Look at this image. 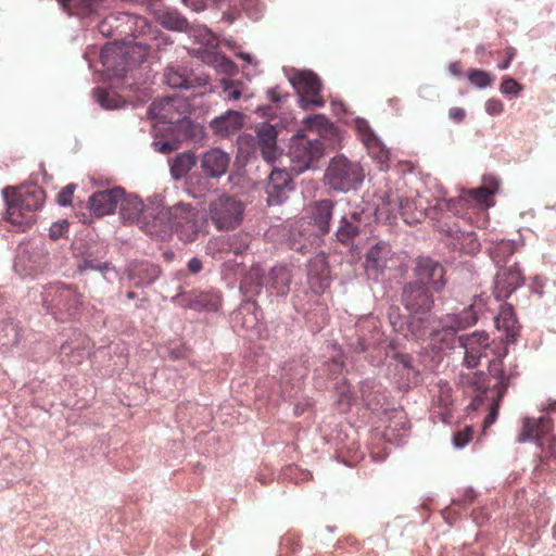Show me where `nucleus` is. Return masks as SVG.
Segmentation results:
<instances>
[{
    "label": "nucleus",
    "instance_id": "obj_1",
    "mask_svg": "<svg viewBox=\"0 0 556 556\" xmlns=\"http://www.w3.org/2000/svg\"><path fill=\"white\" fill-rule=\"evenodd\" d=\"M516 376V367H510L507 370L503 357L490 361L489 375L483 371H468L459 375L458 383L466 391L476 395L471 403L473 409H477L482 404V395H485L486 400L490 399L492 401L490 412L483 420L484 430L495 422L500 403L508 389L510 380Z\"/></svg>",
    "mask_w": 556,
    "mask_h": 556
},
{
    "label": "nucleus",
    "instance_id": "obj_2",
    "mask_svg": "<svg viewBox=\"0 0 556 556\" xmlns=\"http://www.w3.org/2000/svg\"><path fill=\"white\" fill-rule=\"evenodd\" d=\"M498 187V179L486 175L482 186L464 190L458 198L450 200L448 208L477 228H485L489 224L488 210L495 204L494 194Z\"/></svg>",
    "mask_w": 556,
    "mask_h": 556
},
{
    "label": "nucleus",
    "instance_id": "obj_3",
    "mask_svg": "<svg viewBox=\"0 0 556 556\" xmlns=\"http://www.w3.org/2000/svg\"><path fill=\"white\" fill-rule=\"evenodd\" d=\"M205 220L197 207L189 203H177L174 206L162 208L154 216L153 226L149 229L151 235H161L174 230L179 238L192 242L202 230Z\"/></svg>",
    "mask_w": 556,
    "mask_h": 556
},
{
    "label": "nucleus",
    "instance_id": "obj_4",
    "mask_svg": "<svg viewBox=\"0 0 556 556\" xmlns=\"http://www.w3.org/2000/svg\"><path fill=\"white\" fill-rule=\"evenodd\" d=\"M3 197L9 222L18 226H29L35 223L36 212L41 208L46 194L37 185H25L4 188Z\"/></svg>",
    "mask_w": 556,
    "mask_h": 556
},
{
    "label": "nucleus",
    "instance_id": "obj_5",
    "mask_svg": "<svg viewBox=\"0 0 556 556\" xmlns=\"http://www.w3.org/2000/svg\"><path fill=\"white\" fill-rule=\"evenodd\" d=\"M42 306L55 320L65 323L74 319L84 304V295L75 285L53 282L41 293Z\"/></svg>",
    "mask_w": 556,
    "mask_h": 556
},
{
    "label": "nucleus",
    "instance_id": "obj_6",
    "mask_svg": "<svg viewBox=\"0 0 556 556\" xmlns=\"http://www.w3.org/2000/svg\"><path fill=\"white\" fill-rule=\"evenodd\" d=\"M364 177L362 166L342 155L330 161L325 174L327 185L333 190L343 192L357 189Z\"/></svg>",
    "mask_w": 556,
    "mask_h": 556
},
{
    "label": "nucleus",
    "instance_id": "obj_7",
    "mask_svg": "<svg viewBox=\"0 0 556 556\" xmlns=\"http://www.w3.org/2000/svg\"><path fill=\"white\" fill-rule=\"evenodd\" d=\"M324 143L319 138H309L298 134L291 139L289 157L291 172L295 175L313 168L314 164L324 155Z\"/></svg>",
    "mask_w": 556,
    "mask_h": 556
},
{
    "label": "nucleus",
    "instance_id": "obj_8",
    "mask_svg": "<svg viewBox=\"0 0 556 556\" xmlns=\"http://www.w3.org/2000/svg\"><path fill=\"white\" fill-rule=\"evenodd\" d=\"M244 205L235 195L220 194L208 204V217L218 230H229L240 225Z\"/></svg>",
    "mask_w": 556,
    "mask_h": 556
},
{
    "label": "nucleus",
    "instance_id": "obj_9",
    "mask_svg": "<svg viewBox=\"0 0 556 556\" xmlns=\"http://www.w3.org/2000/svg\"><path fill=\"white\" fill-rule=\"evenodd\" d=\"M292 84L300 94L301 108L313 110L325 105V100L320 94L321 81L315 73L311 71L298 72L292 79Z\"/></svg>",
    "mask_w": 556,
    "mask_h": 556
},
{
    "label": "nucleus",
    "instance_id": "obj_10",
    "mask_svg": "<svg viewBox=\"0 0 556 556\" xmlns=\"http://www.w3.org/2000/svg\"><path fill=\"white\" fill-rule=\"evenodd\" d=\"M414 271L417 278L415 282L427 287L433 292H440L446 283L444 267L430 257H418Z\"/></svg>",
    "mask_w": 556,
    "mask_h": 556
},
{
    "label": "nucleus",
    "instance_id": "obj_11",
    "mask_svg": "<svg viewBox=\"0 0 556 556\" xmlns=\"http://www.w3.org/2000/svg\"><path fill=\"white\" fill-rule=\"evenodd\" d=\"M459 345L464 349V366L468 369L478 366L480 358L486 356L491 346V339L484 331H475L458 338Z\"/></svg>",
    "mask_w": 556,
    "mask_h": 556
},
{
    "label": "nucleus",
    "instance_id": "obj_12",
    "mask_svg": "<svg viewBox=\"0 0 556 556\" xmlns=\"http://www.w3.org/2000/svg\"><path fill=\"white\" fill-rule=\"evenodd\" d=\"M402 303L413 314H426L432 308L434 300L430 289L413 281L403 288Z\"/></svg>",
    "mask_w": 556,
    "mask_h": 556
},
{
    "label": "nucleus",
    "instance_id": "obj_13",
    "mask_svg": "<svg viewBox=\"0 0 556 556\" xmlns=\"http://www.w3.org/2000/svg\"><path fill=\"white\" fill-rule=\"evenodd\" d=\"M525 282V277L517 263L501 266L495 276L494 295L497 300H506Z\"/></svg>",
    "mask_w": 556,
    "mask_h": 556
},
{
    "label": "nucleus",
    "instance_id": "obj_14",
    "mask_svg": "<svg viewBox=\"0 0 556 556\" xmlns=\"http://www.w3.org/2000/svg\"><path fill=\"white\" fill-rule=\"evenodd\" d=\"M149 112L161 122L174 125L186 118L187 104L182 99L167 97L154 101Z\"/></svg>",
    "mask_w": 556,
    "mask_h": 556
},
{
    "label": "nucleus",
    "instance_id": "obj_15",
    "mask_svg": "<svg viewBox=\"0 0 556 556\" xmlns=\"http://www.w3.org/2000/svg\"><path fill=\"white\" fill-rule=\"evenodd\" d=\"M366 226L367 218H365L364 212L353 211L342 216L336 237L340 243L351 245L355 238L365 230Z\"/></svg>",
    "mask_w": 556,
    "mask_h": 556
},
{
    "label": "nucleus",
    "instance_id": "obj_16",
    "mask_svg": "<svg viewBox=\"0 0 556 556\" xmlns=\"http://www.w3.org/2000/svg\"><path fill=\"white\" fill-rule=\"evenodd\" d=\"M164 80L172 88L190 89L206 84V78L197 76L185 65H169L164 72Z\"/></svg>",
    "mask_w": 556,
    "mask_h": 556
},
{
    "label": "nucleus",
    "instance_id": "obj_17",
    "mask_svg": "<svg viewBox=\"0 0 556 556\" xmlns=\"http://www.w3.org/2000/svg\"><path fill=\"white\" fill-rule=\"evenodd\" d=\"M230 164V155L219 148H213L204 152L200 160L203 174L210 178L224 176Z\"/></svg>",
    "mask_w": 556,
    "mask_h": 556
},
{
    "label": "nucleus",
    "instance_id": "obj_18",
    "mask_svg": "<svg viewBox=\"0 0 556 556\" xmlns=\"http://www.w3.org/2000/svg\"><path fill=\"white\" fill-rule=\"evenodd\" d=\"M404 188H388L379 195L376 214L378 218L392 223L401 212V203L403 201Z\"/></svg>",
    "mask_w": 556,
    "mask_h": 556
},
{
    "label": "nucleus",
    "instance_id": "obj_19",
    "mask_svg": "<svg viewBox=\"0 0 556 556\" xmlns=\"http://www.w3.org/2000/svg\"><path fill=\"white\" fill-rule=\"evenodd\" d=\"M123 197L122 188L96 192L89 198V208L98 217L112 214Z\"/></svg>",
    "mask_w": 556,
    "mask_h": 556
},
{
    "label": "nucleus",
    "instance_id": "obj_20",
    "mask_svg": "<svg viewBox=\"0 0 556 556\" xmlns=\"http://www.w3.org/2000/svg\"><path fill=\"white\" fill-rule=\"evenodd\" d=\"M277 136L276 128L268 123H262L256 127L257 148L267 163L275 162L281 155L277 146Z\"/></svg>",
    "mask_w": 556,
    "mask_h": 556
},
{
    "label": "nucleus",
    "instance_id": "obj_21",
    "mask_svg": "<svg viewBox=\"0 0 556 556\" xmlns=\"http://www.w3.org/2000/svg\"><path fill=\"white\" fill-rule=\"evenodd\" d=\"M126 273L135 287H142L154 282L161 275V268L148 261H134L127 266Z\"/></svg>",
    "mask_w": 556,
    "mask_h": 556
},
{
    "label": "nucleus",
    "instance_id": "obj_22",
    "mask_svg": "<svg viewBox=\"0 0 556 556\" xmlns=\"http://www.w3.org/2000/svg\"><path fill=\"white\" fill-rule=\"evenodd\" d=\"M553 430L552 419L548 417H540L538 419L526 417L522 420V428L517 438L519 443L526 442L530 439L544 441V437Z\"/></svg>",
    "mask_w": 556,
    "mask_h": 556
},
{
    "label": "nucleus",
    "instance_id": "obj_23",
    "mask_svg": "<svg viewBox=\"0 0 556 556\" xmlns=\"http://www.w3.org/2000/svg\"><path fill=\"white\" fill-rule=\"evenodd\" d=\"M242 114L238 111L229 110L225 114L214 118L210 126L213 131L219 136H229L242 126Z\"/></svg>",
    "mask_w": 556,
    "mask_h": 556
},
{
    "label": "nucleus",
    "instance_id": "obj_24",
    "mask_svg": "<svg viewBox=\"0 0 556 556\" xmlns=\"http://www.w3.org/2000/svg\"><path fill=\"white\" fill-rule=\"evenodd\" d=\"M362 140L368 149L369 154L379 164V169L389 168L390 151L381 143L375 134L367 129L362 135Z\"/></svg>",
    "mask_w": 556,
    "mask_h": 556
},
{
    "label": "nucleus",
    "instance_id": "obj_25",
    "mask_svg": "<svg viewBox=\"0 0 556 556\" xmlns=\"http://www.w3.org/2000/svg\"><path fill=\"white\" fill-rule=\"evenodd\" d=\"M477 323L476 312L472 306L463 309L459 314H447L441 319L443 330H451L453 332L466 329Z\"/></svg>",
    "mask_w": 556,
    "mask_h": 556
},
{
    "label": "nucleus",
    "instance_id": "obj_26",
    "mask_svg": "<svg viewBox=\"0 0 556 556\" xmlns=\"http://www.w3.org/2000/svg\"><path fill=\"white\" fill-rule=\"evenodd\" d=\"M391 253L390 244L384 241H380L371 247L366 254V270L368 273H378L386 267Z\"/></svg>",
    "mask_w": 556,
    "mask_h": 556
},
{
    "label": "nucleus",
    "instance_id": "obj_27",
    "mask_svg": "<svg viewBox=\"0 0 556 556\" xmlns=\"http://www.w3.org/2000/svg\"><path fill=\"white\" fill-rule=\"evenodd\" d=\"M332 208L333 202L328 199L315 202L311 207V218L321 235L329 231Z\"/></svg>",
    "mask_w": 556,
    "mask_h": 556
},
{
    "label": "nucleus",
    "instance_id": "obj_28",
    "mask_svg": "<svg viewBox=\"0 0 556 556\" xmlns=\"http://www.w3.org/2000/svg\"><path fill=\"white\" fill-rule=\"evenodd\" d=\"M62 9L71 15L89 16L97 13L103 0H56Z\"/></svg>",
    "mask_w": 556,
    "mask_h": 556
},
{
    "label": "nucleus",
    "instance_id": "obj_29",
    "mask_svg": "<svg viewBox=\"0 0 556 556\" xmlns=\"http://www.w3.org/2000/svg\"><path fill=\"white\" fill-rule=\"evenodd\" d=\"M401 204V212L399 216H401L405 223H420L426 217V208L418 205L416 198L409 194L408 190L405 188Z\"/></svg>",
    "mask_w": 556,
    "mask_h": 556
},
{
    "label": "nucleus",
    "instance_id": "obj_30",
    "mask_svg": "<svg viewBox=\"0 0 556 556\" xmlns=\"http://www.w3.org/2000/svg\"><path fill=\"white\" fill-rule=\"evenodd\" d=\"M291 283V273L286 266H276L271 268L268 276V289L276 295L288 293Z\"/></svg>",
    "mask_w": 556,
    "mask_h": 556
},
{
    "label": "nucleus",
    "instance_id": "obj_31",
    "mask_svg": "<svg viewBox=\"0 0 556 556\" xmlns=\"http://www.w3.org/2000/svg\"><path fill=\"white\" fill-rule=\"evenodd\" d=\"M517 318L513 306L502 305L498 315L495 318V325L498 330H503L506 333V340L509 342L515 341L517 336L518 325Z\"/></svg>",
    "mask_w": 556,
    "mask_h": 556
},
{
    "label": "nucleus",
    "instance_id": "obj_32",
    "mask_svg": "<svg viewBox=\"0 0 556 556\" xmlns=\"http://www.w3.org/2000/svg\"><path fill=\"white\" fill-rule=\"evenodd\" d=\"M446 233L456 240L457 245L462 251L467 254H475L480 250V242L473 231H463L457 228H447Z\"/></svg>",
    "mask_w": 556,
    "mask_h": 556
},
{
    "label": "nucleus",
    "instance_id": "obj_33",
    "mask_svg": "<svg viewBox=\"0 0 556 556\" xmlns=\"http://www.w3.org/2000/svg\"><path fill=\"white\" fill-rule=\"evenodd\" d=\"M22 338L18 325L12 320L0 323V349L3 352L16 346Z\"/></svg>",
    "mask_w": 556,
    "mask_h": 556
},
{
    "label": "nucleus",
    "instance_id": "obj_34",
    "mask_svg": "<svg viewBox=\"0 0 556 556\" xmlns=\"http://www.w3.org/2000/svg\"><path fill=\"white\" fill-rule=\"evenodd\" d=\"M157 21L164 28L175 31H186L189 26L187 18L176 10L161 12L157 15Z\"/></svg>",
    "mask_w": 556,
    "mask_h": 556
},
{
    "label": "nucleus",
    "instance_id": "obj_35",
    "mask_svg": "<svg viewBox=\"0 0 556 556\" xmlns=\"http://www.w3.org/2000/svg\"><path fill=\"white\" fill-rule=\"evenodd\" d=\"M223 91L224 99L227 101H238L241 98H250L248 94V88L241 80H232L229 78H223L219 81Z\"/></svg>",
    "mask_w": 556,
    "mask_h": 556
},
{
    "label": "nucleus",
    "instance_id": "obj_36",
    "mask_svg": "<svg viewBox=\"0 0 556 556\" xmlns=\"http://www.w3.org/2000/svg\"><path fill=\"white\" fill-rule=\"evenodd\" d=\"M517 251V245L511 240H500L490 249V255L493 262L501 266L506 264L508 258Z\"/></svg>",
    "mask_w": 556,
    "mask_h": 556
},
{
    "label": "nucleus",
    "instance_id": "obj_37",
    "mask_svg": "<svg viewBox=\"0 0 556 556\" xmlns=\"http://www.w3.org/2000/svg\"><path fill=\"white\" fill-rule=\"evenodd\" d=\"M85 339H71L60 348V356L67 358L68 363L79 364L85 353Z\"/></svg>",
    "mask_w": 556,
    "mask_h": 556
},
{
    "label": "nucleus",
    "instance_id": "obj_38",
    "mask_svg": "<svg viewBox=\"0 0 556 556\" xmlns=\"http://www.w3.org/2000/svg\"><path fill=\"white\" fill-rule=\"evenodd\" d=\"M195 165L193 153L185 152L175 157L170 165V173L174 178L180 179Z\"/></svg>",
    "mask_w": 556,
    "mask_h": 556
},
{
    "label": "nucleus",
    "instance_id": "obj_39",
    "mask_svg": "<svg viewBox=\"0 0 556 556\" xmlns=\"http://www.w3.org/2000/svg\"><path fill=\"white\" fill-rule=\"evenodd\" d=\"M262 287V273L260 268H252L240 283V290L247 296L257 295L261 292Z\"/></svg>",
    "mask_w": 556,
    "mask_h": 556
},
{
    "label": "nucleus",
    "instance_id": "obj_40",
    "mask_svg": "<svg viewBox=\"0 0 556 556\" xmlns=\"http://www.w3.org/2000/svg\"><path fill=\"white\" fill-rule=\"evenodd\" d=\"M129 17V15L124 13L110 14L99 23V31L105 37L113 36L114 31L121 27L122 22Z\"/></svg>",
    "mask_w": 556,
    "mask_h": 556
},
{
    "label": "nucleus",
    "instance_id": "obj_41",
    "mask_svg": "<svg viewBox=\"0 0 556 556\" xmlns=\"http://www.w3.org/2000/svg\"><path fill=\"white\" fill-rule=\"evenodd\" d=\"M292 187L268 185L266 186L267 203L269 205H279L287 200Z\"/></svg>",
    "mask_w": 556,
    "mask_h": 556
},
{
    "label": "nucleus",
    "instance_id": "obj_42",
    "mask_svg": "<svg viewBox=\"0 0 556 556\" xmlns=\"http://www.w3.org/2000/svg\"><path fill=\"white\" fill-rule=\"evenodd\" d=\"M207 62L219 73L232 75L237 71L236 64L224 55L211 54Z\"/></svg>",
    "mask_w": 556,
    "mask_h": 556
},
{
    "label": "nucleus",
    "instance_id": "obj_43",
    "mask_svg": "<svg viewBox=\"0 0 556 556\" xmlns=\"http://www.w3.org/2000/svg\"><path fill=\"white\" fill-rule=\"evenodd\" d=\"M469 81L478 88H486L494 81V76L482 70H469Z\"/></svg>",
    "mask_w": 556,
    "mask_h": 556
},
{
    "label": "nucleus",
    "instance_id": "obj_44",
    "mask_svg": "<svg viewBox=\"0 0 556 556\" xmlns=\"http://www.w3.org/2000/svg\"><path fill=\"white\" fill-rule=\"evenodd\" d=\"M142 202L137 198L124 200L121 203V212L123 216H127L129 219H138L142 212Z\"/></svg>",
    "mask_w": 556,
    "mask_h": 556
},
{
    "label": "nucleus",
    "instance_id": "obj_45",
    "mask_svg": "<svg viewBox=\"0 0 556 556\" xmlns=\"http://www.w3.org/2000/svg\"><path fill=\"white\" fill-rule=\"evenodd\" d=\"M304 124L309 130L316 129L319 135L333 128L332 124L324 115L308 116L304 119Z\"/></svg>",
    "mask_w": 556,
    "mask_h": 556
},
{
    "label": "nucleus",
    "instance_id": "obj_46",
    "mask_svg": "<svg viewBox=\"0 0 556 556\" xmlns=\"http://www.w3.org/2000/svg\"><path fill=\"white\" fill-rule=\"evenodd\" d=\"M541 462L547 464L552 459H556V435L548 437L540 442Z\"/></svg>",
    "mask_w": 556,
    "mask_h": 556
},
{
    "label": "nucleus",
    "instance_id": "obj_47",
    "mask_svg": "<svg viewBox=\"0 0 556 556\" xmlns=\"http://www.w3.org/2000/svg\"><path fill=\"white\" fill-rule=\"evenodd\" d=\"M428 320L420 317H412L408 321V331L416 339H421L429 333Z\"/></svg>",
    "mask_w": 556,
    "mask_h": 556
},
{
    "label": "nucleus",
    "instance_id": "obj_48",
    "mask_svg": "<svg viewBox=\"0 0 556 556\" xmlns=\"http://www.w3.org/2000/svg\"><path fill=\"white\" fill-rule=\"evenodd\" d=\"M395 359L397 362L399 371H406L407 380L415 381L417 379L418 371L412 366V357L408 354H397Z\"/></svg>",
    "mask_w": 556,
    "mask_h": 556
},
{
    "label": "nucleus",
    "instance_id": "obj_49",
    "mask_svg": "<svg viewBox=\"0 0 556 556\" xmlns=\"http://www.w3.org/2000/svg\"><path fill=\"white\" fill-rule=\"evenodd\" d=\"M241 5L249 18L257 21L262 17L264 5L261 0H241Z\"/></svg>",
    "mask_w": 556,
    "mask_h": 556
},
{
    "label": "nucleus",
    "instance_id": "obj_50",
    "mask_svg": "<svg viewBox=\"0 0 556 556\" xmlns=\"http://www.w3.org/2000/svg\"><path fill=\"white\" fill-rule=\"evenodd\" d=\"M93 98L104 109L117 108V99L110 96L109 91L104 88L97 87L93 89Z\"/></svg>",
    "mask_w": 556,
    "mask_h": 556
},
{
    "label": "nucleus",
    "instance_id": "obj_51",
    "mask_svg": "<svg viewBox=\"0 0 556 556\" xmlns=\"http://www.w3.org/2000/svg\"><path fill=\"white\" fill-rule=\"evenodd\" d=\"M291 175L285 169L274 168L268 178V185L291 187Z\"/></svg>",
    "mask_w": 556,
    "mask_h": 556
},
{
    "label": "nucleus",
    "instance_id": "obj_52",
    "mask_svg": "<svg viewBox=\"0 0 556 556\" xmlns=\"http://www.w3.org/2000/svg\"><path fill=\"white\" fill-rule=\"evenodd\" d=\"M129 49L127 50H123L121 48H109V47H105L102 52H101V61L103 63L104 66H106L108 68H111V58L112 59H122L124 58L126 54H129Z\"/></svg>",
    "mask_w": 556,
    "mask_h": 556
},
{
    "label": "nucleus",
    "instance_id": "obj_53",
    "mask_svg": "<svg viewBox=\"0 0 556 556\" xmlns=\"http://www.w3.org/2000/svg\"><path fill=\"white\" fill-rule=\"evenodd\" d=\"M473 438V429L470 426H466L464 429L457 431L453 435V444L457 448L466 446Z\"/></svg>",
    "mask_w": 556,
    "mask_h": 556
},
{
    "label": "nucleus",
    "instance_id": "obj_54",
    "mask_svg": "<svg viewBox=\"0 0 556 556\" xmlns=\"http://www.w3.org/2000/svg\"><path fill=\"white\" fill-rule=\"evenodd\" d=\"M500 90L503 94L518 96L523 90V86L516 79L505 76L500 86Z\"/></svg>",
    "mask_w": 556,
    "mask_h": 556
},
{
    "label": "nucleus",
    "instance_id": "obj_55",
    "mask_svg": "<svg viewBox=\"0 0 556 556\" xmlns=\"http://www.w3.org/2000/svg\"><path fill=\"white\" fill-rule=\"evenodd\" d=\"M361 393H362V399L363 401L365 402V404L370 408V409H378V407L381 406V403L379 400H377L376 395L374 394V392L370 390V387L369 384L366 382V383H363L362 388H361Z\"/></svg>",
    "mask_w": 556,
    "mask_h": 556
},
{
    "label": "nucleus",
    "instance_id": "obj_56",
    "mask_svg": "<svg viewBox=\"0 0 556 556\" xmlns=\"http://www.w3.org/2000/svg\"><path fill=\"white\" fill-rule=\"evenodd\" d=\"M75 185L70 184L65 186L56 197V201L60 205L66 206L72 203L74 191H75Z\"/></svg>",
    "mask_w": 556,
    "mask_h": 556
},
{
    "label": "nucleus",
    "instance_id": "obj_57",
    "mask_svg": "<svg viewBox=\"0 0 556 556\" xmlns=\"http://www.w3.org/2000/svg\"><path fill=\"white\" fill-rule=\"evenodd\" d=\"M230 248L236 254H241L248 248V236L237 233L231 238Z\"/></svg>",
    "mask_w": 556,
    "mask_h": 556
},
{
    "label": "nucleus",
    "instance_id": "obj_58",
    "mask_svg": "<svg viewBox=\"0 0 556 556\" xmlns=\"http://www.w3.org/2000/svg\"><path fill=\"white\" fill-rule=\"evenodd\" d=\"M68 229V223L66 220H62L60 223H54L49 229V236L51 239L56 240L64 236V233Z\"/></svg>",
    "mask_w": 556,
    "mask_h": 556
},
{
    "label": "nucleus",
    "instance_id": "obj_59",
    "mask_svg": "<svg viewBox=\"0 0 556 556\" xmlns=\"http://www.w3.org/2000/svg\"><path fill=\"white\" fill-rule=\"evenodd\" d=\"M484 106H485L486 113L492 116L500 115L504 111L503 102L500 99H495V98L489 99L485 102Z\"/></svg>",
    "mask_w": 556,
    "mask_h": 556
},
{
    "label": "nucleus",
    "instance_id": "obj_60",
    "mask_svg": "<svg viewBox=\"0 0 556 556\" xmlns=\"http://www.w3.org/2000/svg\"><path fill=\"white\" fill-rule=\"evenodd\" d=\"M157 150L164 154L170 153L174 150L178 149V143L176 141H164V142H155L154 143Z\"/></svg>",
    "mask_w": 556,
    "mask_h": 556
},
{
    "label": "nucleus",
    "instance_id": "obj_61",
    "mask_svg": "<svg viewBox=\"0 0 556 556\" xmlns=\"http://www.w3.org/2000/svg\"><path fill=\"white\" fill-rule=\"evenodd\" d=\"M448 116L455 123H462L466 117V112L464 109L455 106L448 110Z\"/></svg>",
    "mask_w": 556,
    "mask_h": 556
},
{
    "label": "nucleus",
    "instance_id": "obj_62",
    "mask_svg": "<svg viewBox=\"0 0 556 556\" xmlns=\"http://www.w3.org/2000/svg\"><path fill=\"white\" fill-rule=\"evenodd\" d=\"M515 55H516V49L513 47L507 48L506 49V58L503 62L498 63L497 67L500 70L508 68L513 59L515 58Z\"/></svg>",
    "mask_w": 556,
    "mask_h": 556
},
{
    "label": "nucleus",
    "instance_id": "obj_63",
    "mask_svg": "<svg viewBox=\"0 0 556 556\" xmlns=\"http://www.w3.org/2000/svg\"><path fill=\"white\" fill-rule=\"evenodd\" d=\"M184 3L195 12L203 11L206 8V0H182Z\"/></svg>",
    "mask_w": 556,
    "mask_h": 556
},
{
    "label": "nucleus",
    "instance_id": "obj_64",
    "mask_svg": "<svg viewBox=\"0 0 556 556\" xmlns=\"http://www.w3.org/2000/svg\"><path fill=\"white\" fill-rule=\"evenodd\" d=\"M203 264L202 261L198 257H193L188 262V269L192 274H198L202 270Z\"/></svg>",
    "mask_w": 556,
    "mask_h": 556
}]
</instances>
